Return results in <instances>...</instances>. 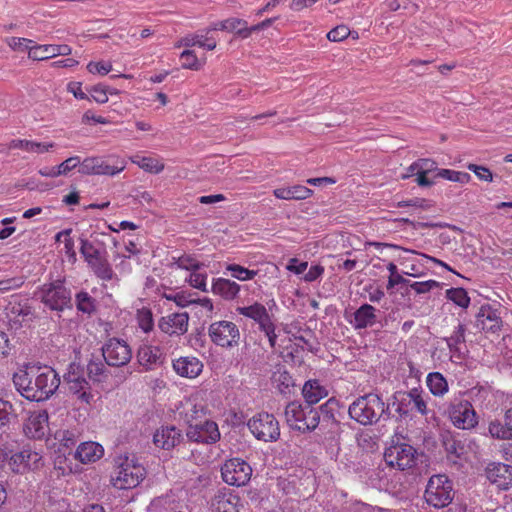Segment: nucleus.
<instances>
[{
    "instance_id": "f257e3e1",
    "label": "nucleus",
    "mask_w": 512,
    "mask_h": 512,
    "mask_svg": "<svg viewBox=\"0 0 512 512\" xmlns=\"http://www.w3.org/2000/svg\"><path fill=\"white\" fill-rule=\"evenodd\" d=\"M12 382L22 397L29 401L42 402L57 391L60 377L49 366L25 364L13 374Z\"/></svg>"
},
{
    "instance_id": "f03ea898",
    "label": "nucleus",
    "mask_w": 512,
    "mask_h": 512,
    "mask_svg": "<svg viewBox=\"0 0 512 512\" xmlns=\"http://www.w3.org/2000/svg\"><path fill=\"white\" fill-rule=\"evenodd\" d=\"M348 413L351 419L364 426L377 423L383 415L390 416L389 405L375 393L358 397L350 404Z\"/></svg>"
},
{
    "instance_id": "7ed1b4c3",
    "label": "nucleus",
    "mask_w": 512,
    "mask_h": 512,
    "mask_svg": "<svg viewBox=\"0 0 512 512\" xmlns=\"http://www.w3.org/2000/svg\"><path fill=\"white\" fill-rule=\"evenodd\" d=\"M288 426L300 433L314 431L320 425V413L310 405L303 406L299 402L288 403L284 411Z\"/></svg>"
},
{
    "instance_id": "20e7f679",
    "label": "nucleus",
    "mask_w": 512,
    "mask_h": 512,
    "mask_svg": "<svg viewBox=\"0 0 512 512\" xmlns=\"http://www.w3.org/2000/svg\"><path fill=\"white\" fill-rule=\"evenodd\" d=\"M79 241L81 244L80 253L93 273L101 280H112L114 277L113 269L106 257L101 253L100 248L97 247V240L89 241L81 236Z\"/></svg>"
},
{
    "instance_id": "39448f33",
    "label": "nucleus",
    "mask_w": 512,
    "mask_h": 512,
    "mask_svg": "<svg viewBox=\"0 0 512 512\" xmlns=\"http://www.w3.org/2000/svg\"><path fill=\"white\" fill-rule=\"evenodd\" d=\"M40 301L46 308L57 313L73 306L71 290L65 286L63 280L44 284L40 288Z\"/></svg>"
},
{
    "instance_id": "423d86ee",
    "label": "nucleus",
    "mask_w": 512,
    "mask_h": 512,
    "mask_svg": "<svg viewBox=\"0 0 512 512\" xmlns=\"http://www.w3.org/2000/svg\"><path fill=\"white\" fill-rule=\"evenodd\" d=\"M454 497L452 482L446 475H433L426 486L424 498L428 505L434 508L448 506Z\"/></svg>"
},
{
    "instance_id": "0eeeda50",
    "label": "nucleus",
    "mask_w": 512,
    "mask_h": 512,
    "mask_svg": "<svg viewBox=\"0 0 512 512\" xmlns=\"http://www.w3.org/2000/svg\"><path fill=\"white\" fill-rule=\"evenodd\" d=\"M144 477L145 468L126 457L118 464L111 481L115 488L124 490L137 487Z\"/></svg>"
},
{
    "instance_id": "6e6552de",
    "label": "nucleus",
    "mask_w": 512,
    "mask_h": 512,
    "mask_svg": "<svg viewBox=\"0 0 512 512\" xmlns=\"http://www.w3.org/2000/svg\"><path fill=\"white\" fill-rule=\"evenodd\" d=\"M446 414L452 424L463 430L474 428L478 418L472 404L462 398H454L448 403Z\"/></svg>"
},
{
    "instance_id": "1a4fd4ad",
    "label": "nucleus",
    "mask_w": 512,
    "mask_h": 512,
    "mask_svg": "<svg viewBox=\"0 0 512 512\" xmlns=\"http://www.w3.org/2000/svg\"><path fill=\"white\" fill-rule=\"evenodd\" d=\"M208 335L213 344L226 349L238 346L241 337L238 326L227 320L211 323L208 327Z\"/></svg>"
},
{
    "instance_id": "9d476101",
    "label": "nucleus",
    "mask_w": 512,
    "mask_h": 512,
    "mask_svg": "<svg viewBox=\"0 0 512 512\" xmlns=\"http://www.w3.org/2000/svg\"><path fill=\"white\" fill-rule=\"evenodd\" d=\"M248 429L258 439L264 442H273L280 436L279 422L273 414L261 412L254 415L247 422Z\"/></svg>"
},
{
    "instance_id": "9b49d317",
    "label": "nucleus",
    "mask_w": 512,
    "mask_h": 512,
    "mask_svg": "<svg viewBox=\"0 0 512 512\" xmlns=\"http://www.w3.org/2000/svg\"><path fill=\"white\" fill-rule=\"evenodd\" d=\"M417 455V450L412 445L397 443L386 448L384 460L389 467L404 471L416 465Z\"/></svg>"
},
{
    "instance_id": "f8f14e48",
    "label": "nucleus",
    "mask_w": 512,
    "mask_h": 512,
    "mask_svg": "<svg viewBox=\"0 0 512 512\" xmlns=\"http://www.w3.org/2000/svg\"><path fill=\"white\" fill-rule=\"evenodd\" d=\"M101 351L105 363L111 367H123L132 358V350L128 343L116 337L108 338Z\"/></svg>"
},
{
    "instance_id": "ddd939ff",
    "label": "nucleus",
    "mask_w": 512,
    "mask_h": 512,
    "mask_svg": "<svg viewBox=\"0 0 512 512\" xmlns=\"http://www.w3.org/2000/svg\"><path fill=\"white\" fill-rule=\"evenodd\" d=\"M6 302L5 313L17 326H21L23 322H32L36 318L30 299L25 295L13 294L7 298Z\"/></svg>"
},
{
    "instance_id": "4468645a",
    "label": "nucleus",
    "mask_w": 512,
    "mask_h": 512,
    "mask_svg": "<svg viewBox=\"0 0 512 512\" xmlns=\"http://www.w3.org/2000/svg\"><path fill=\"white\" fill-rule=\"evenodd\" d=\"M64 384L67 385L69 393L73 394L82 403L90 404L93 400L91 386L82 374L79 365L71 363L68 371L63 376Z\"/></svg>"
},
{
    "instance_id": "2eb2a0df",
    "label": "nucleus",
    "mask_w": 512,
    "mask_h": 512,
    "mask_svg": "<svg viewBox=\"0 0 512 512\" xmlns=\"http://www.w3.org/2000/svg\"><path fill=\"white\" fill-rule=\"evenodd\" d=\"M222 479L231 486L246 485L252 475L250 465L240 458H232L227 460L221 468Z\"/></svg>"
},
{
    "instance_id": "dca6fc26",
    "label": "nucleus",
    "mask_w": 512,
    "mask_h": 512,
    "mask_svg": "<svg viewBox=\"0 0 512 512\" xmlns=\"http://www.w3.org/2000/svg\"><path fill=\"white\" fill-rule=\"evenodd\" d=\"M398 396L400 397L399 410L401 411V417H407L412 411L422 416L428 415L427 399L430 397L421 388L398 391Z\"/></svg>"
},
{
    "instance_id": "f3484780",
    "label": "nucleus",
    "mask_w": 512,
    "mask_h": 512,
    "mask_svg": "<svg viewBox=\"0 0 512 512\" xmlns=\"http://www.w3.org/2000/svg\"><path fill=\"white\" fill-rule=\"evenodd\" d=\"M125 168L123 161H116V163H109L102 157H87L85 158L81 166L79 167V173L83 175H106L114 176Z\"/></svg>"
},
{
    "instance_id": "a211bd4d",
    "label": "nucleus",
    "mask_w": 512,
    "mask_h": 512,
    "mask_svg": "<svg viewBox=\"0 0 512 512\" xmlns=\"http://www.w3.org/2000/svg\"><path fill=\"white\" fill-rule=\"evenodd\" d=\"M186 437L193 442L213 444L220 439V432L214 421L206 419L187 426Z\"/></svg>"
},
{
    "instance_id": "6ab92c4d",
    "label": "nucleus",
    "mask_w": 512,
    "mask_h": 512,
    "mask_svg": "<svg viewBox=\"0 0 512 512\" xmlns=\"http://www.w3.org/2000/svg\"><path fill=\"white\" fill-rule=\"evenodd\" d=\"M189 315L187 312L170 313L158 321L159 329L170 336L183 335L188 330Z\"/></svg>"
},
{
    "instance_id": "aec40b11",
    "label": "nucleus",
    "mask_w": 512,
    "mask_h": 512,
    "mask_svg": "<svg viewBox=\"0 0 512 512\" xmlns=\"http://www.w3.org/2000/svg\"><path fill=\"white\" fill-rule=\"evenodd\" d=\"M487 479L501 490L512 487V466L505 463H490L486 470Z\"/></svg>"
},
{
    "instance_id": "412c9836",
    "label": "nucleus",
    "mask_w": 512,
    "mask_h": 512,
    "mask_svg": "<svg viewBox=\"0 0 512 512\" xmlns=\"http://www.w3.org/2000/svg\"><path fill=\"white\" fill-rule=\"evenodd\" d=\"M42 464V456L31 449H23L14 453L9 460L11 469L16 472H22L25 469H38Z\"/></svg>"
},
{
    "instance_id": "4be33fe9",
    "label": "nucleus",
    "mask_w": 512,
    "mask_h": 512,
    "mask_svg": "<svg viewBox=\"0 0 512 512\" xmlns=\"http://www.w3.org/2000/svg\"><path fill=\"white\" fill-rule=\"evenodd\" d=\"M165 355L160 347L143 344L137 351V361L145 370H154L160 367Z\"/></svg>"
},
{
    "instance_id": "5701e85b",
    "label": "nucleus",
    "mask_w": 512,
    "mask_h": 512,
    "mask_svg": "<svg viewBox=\"0 0 512 512\" xmlns=\"http://www.w3.org/2000/svg\"><path fill=\"white\" fill-rule=\"evenodd\" d=\"M184 436L175 426H162L153 435L154 444L164 450H170L180 444Z\"/></svg>"
},
{
    "instance_id": "b1692460",
    "label": "nucleus",
    "mask_w": 512,
    "mask_h": 512,
    "mask_svg": "<svg viewBox=\"0 0 512 512\" xmlns=\"http://www.w3.org/2000/svg\"><path fill=\"white\" fill-rule=\"evenodd\" d=\"M236 312L253 320L258 324L259 330L273 321V316L270 315L267 308L259 302H254L249 306H239L236 308Z\"/></svg>"
},
{
    "instance_id": "393cba45",
    "label": "nucleus",
    "mask_w": 512,
    "mask_h": 512,
    "mask_svg": "<svg viewBox=\"0 0 512 512\" xmlns=\"http://www.w3.org/2000/svg\"><path fill=\"white\" fill-rule=\"evenodd\" d=\"M173 369L181 377L195 378L202 372L203 364L196 357H180L173 361Z\"/></svg>"
},
{
    "instance_id": "a878e982",
    "label": "nucleus",
    "mask_w": 512,
    "mask_h": 512,
    "mask_svg": "<svg viewBox=\"0 0 512 512\" xmlns=\"http://www.w3.org/2000/svg\"><path fill=\"white\" fill-rule=\"evenodd\" d=\"M502 326V320L495 310L482 307L476 316V327L483 331L496 333Z\"/></svg>"
},
{
    "instance_id": "bb28decb",
    "label": "nucleus",
    "mask_w": 512,
    "mask_h": 512,
    "mask_svg": "<svg viewBox=\"0 0 512 512\" xmlns=\"http://www.w3.org/2000/svg\"><path fill=\"white\" fill-rule=\"evenodd\" d=\"M377 321L376 308L370 304L361 305L354 313L350 324L356 330L373 326Z\"/></svg>"
},
{
    "instance_id": "cd10ccee",
    "label": "nucleus",
    "mask_w": 512,
    "mask_h": 512,
    "mask_svg": "<svg viewBox=\"0 0 512 512\" xmlns=\"http://www.w3.org/2000/svg\"><path fill=\"white\" fill-rule=\"evenodd\" d=\"M338 408V401L335 398L328 399L319 408L321 427L329 428V432L334 433L339 427V421L335 418V412Z\"/></svg>"
},
{
    "instance_id": "c85d7f7f",
    "label": "nucleus",
    "mask_w": 512,
    "mask_h": 512,
    "mask_svg": "<svg viewBox=\"0 0 512 512\" xmlns=\"http://www.w3.org/2000/svg\"><path fill=\"white\" fill-rule=\"evenodd\" d=\"M302 395L307 405H314L328 396V389L317 379L306 381L302 388Z\"/></svg>"
},
{
    "instance_id": "c756f323",
    "label": "nucleus",
    "mask_w": 512,
    "mask_h": 512,
    "mask_svg": "<svg viewBox=\"0 0 512 512\" xmlns=\"http://www.w3.org/2000/svg\"><path fill=\"white\" fill-rule=\"evenodd\" d=\"M104 454L103 447L96 442H84L80 444L75 452V458L82 463L95 462Z\"/></svg>"
},
{
    "instance_id": "7c9ffc66",
    "label": "nucleus",
    "mask_w": 512,
    "mask_h": 512,
    "mask_svg": "<svg viewBox=\"0 0 512 512\" xmlns=\"http://www.w3.org/2000/svg\"><path fill=\"white\" fill-rule=\"evenodd\" d=\"M240 291V285L225 278H217L212 284V292L225 300H233Z\"/></svg>"
},
{
    "instance_id": "2f4dec72",
    "label": "nucleus",
    "mask_w": 512,
    "mask_h": 512,
    "mask_svg": "<svg viewBox=\"0 0 512 512\" xmlns=\"http://www.w3.org/2000/svg\"><path fill=\"white\" fill-rule=\"evenodd\" d=\"M273 193L278 199L304 200L309 198L313 194V191L305 186L295 185L291 187L277 188Z\"/></svg>"
},
{
    "instance_id": "473e14b6",
    "label": "nucleus",
    "mask_w": 512,
    "mask_h": 512,
    "mask_svg": "<svg viewBox=\"0 0 512 512\" xmlns=\"http://www.w3.org/2000/svg\"><path fill=\"white\" fill-rule=\"evenodd\" d=\"M47 420L48 415L46 413H39L38 415L31 417L26 424V429L29 436L35 439H41L44 437Z\"/></svg>"
},
{
    "instance_id": "72a5a7b5",
    "label": "nucleus",
    "mask_w": 512,
    "mask_h": 512,
    "mask_svg": "<svg viewBox=\"0 0 512 512\" xmlns=\"http://www.w3.org/2000/svg\"><path fill=\"white\" fill-rule=\"evenodd\" d=\"M427 386L432 395L441 397L448 392V382L440 372H431L427 375Z\"/></svg>"
},
{
    "instance_id": "f704fd0d",
    "label": "nucleus",
    "mask_w": 512,
    "mask_h": 512,
    "mask_svg": "<svg viewBox=\"0 0 512 512\" xmlns=\"http://www.w3.org/2000/svg\"><path fill=\"white\" fill-rule=\"evenodd\" d=\"M76 308L85 314H92L96 310V300L86 291H80L75 295Z\"/></svg>"
},
{
    "instance_id": "c9c22d12",
    "label": "nucleus",
    "mask_w": 512,
    "mask_h": 512,
    "mask_svg": "<svg viewBox=\"0 0 512 512\" xmlns=\"http://www.w3.org/2000/svg\"><path fill=\"white\" fill-rule=\"evenodd\" d=\"M273 381L281 394L290 393L291 387L294 386V380L287 371H278L273 375Z\"/></svg>"
},
{
    "instance_id": "e433bc0d",
    "label": "nucleus",
    "mask_w": 512,
    "mask_h": 512,
    "mask_svg": "<svg viewBox=\"0 0 512 512\" xmlns=\"http://www.w3.org/2000/svg\"><path fill=\"white\" fill-rule=\"evenodd\" d=\"M54 45H35L29 50V57L33 60H45L55 57Z\"/></svg>"
},
{
    "instance_id": "4c0bfd02",
    "label": "nucleus",
    "mask_w": 512,
    "mask_h": 512,
    "mask_svg": "<svg viewBox=\"0 0 512 512\" xmlns=\"http://www.w3.org/2000/svg\"><path fill=\"white\" fill-rule=\"evenodd\" d=\"M488 430L493 438L512 439V430H510V426L506 425V421L504 424L499 420L492 421L489 424Z\"/></svg>"
},
{
    "instance_id": "58836bf2",
    "label": "nucleus",
    "mask_w": 512,
    "mask_h": 512,
    "mask_svg": "<svg viewBox=\"0 0 512 512\" xmlns=\"http://www.w3.org/2000/svg\"><path fill=\"white\" fill-rule=\"evenodd\" d=\"M446 297L462 308H467L470 304V298L464 288H450L446 291Z\"/></svg>"
},
{
    "instance_id": "ea45409f",
    "label": "nucleus",
    "mask_w": 512,
    "mask_h": 512,
    "mask_svg": "<svg viewBox=\"0 0 512 512\" xmlns=\"http://www.w3.org/2000/svg\"><path fill=\"white\" fill-rule=\"evenodd\" d=\"M465 325L459 323L451 336L445 338L450 351H458V345L465 342Z\"/></svg>"
},
{
    "instance_id": "a19ab883",
    "label": "nucleus",
    "mask_w": 512,
    "mask_h": 512,
    "mask_svg": "<svg viewBox=\"0 0 512 512\" xmlns=\"http://www.w3.org/2000/svg\"><path fill=\"white\" fill-rule=\"evenodd\" d=\"M141 169L146 172L159 174L164 169V164L151 157H142L139 160H133Z\"/></svg>"
},
{
    "instance_id": "79ce46f5",
    "label": "nucleus",
    "mask_w": 512,
    "mask_h": 512,
    "mask_svg": "<svg viewBox=\"0 0 512 512\" xmlns=\"http://www.w3.org/2000/svg\"><path fill=\"white\" fill-rule=\"evenodd\" d=\"M206 409L203 405L194 404L185 412L184 420L187 426L190 424L206 420Z\"/></svg>"
},
{
    "instance_id": "37998d69",
    "label": "nucleus",
    "mask_w": 512,
    "mask_h": 512,
    "mask_svg": "<svg viewBox=\"0 0 512 512\" xmlns=\"http://www.w3.org/2000/svg\"><path fill=\"white\" fill-rule=\"evenodd\" d=\"M227 270L231 272L232 277L240 281L253 279L257 275V271L249 270L238 264H229Z\"/></svg>"
},
{
    "instance_id": "c03bdc74",
    "label": "nucleus",
    "mask_w": 512,
    "mask_h": 512,
    "mask_svg": "<svg viewBox=\"0 0 512 512\" xmlns=\"http://www.w3.org/2000/svg\"><path fill=\"white\" fill-rule=\"evenodd\" d=\"M15 417L13 405L9 401L0 399V429L6 427Z\"/></svg>"
},
{
    "instance_id": "a18cd8bd",
    "label": "nucleus",
    "mask_w": 512,
    "mask_h": 512,
    "mask_svg": "<svg viewBox=\"0 0 512 512\" xmlns=\"http://www.w3.org/2000/svg\"><path fill=\"white\" fill-rule=\"evenodd\" d=\"M106 363H103L99 359H91L87 364V372L91 379L100 381V377L106 372Z\"/></svg>"
},
{
    "instance_id": "49530a36",
    "label": "nucleus",
    "mask_w": 512,
    "mask_h": 512,
    "mask_svg": "<svg viewBox=\"0 0 512 512\" xmlns=\"http://www.w3.org/2000/svg\"><path fill=\"white\" fill-rule=\"evenodd\" d=\"M444 446L446 452L450 455H454L456 458H461L465 453L464 444L453 437L446 439Z\"/></svg>"
},
{
    "instance_id": "de8ad7c7",
    "label": "nucleus",
    "mask_w": 512,
    "mask_h": 512,
    "mask_svg": "<svg viewBox=\"0 0 512 512\" xmlns=\"http://www.w3.org/2000/svg\"><path fill=\"white\" fill-rule=\"evenodd\" d=\"M247 25V21L240 19V18H229L222 21V24L220 25L222 28V31H228V32H235L237 35L240 36V32L242 31Z\"/></svg>"
},
{
    "instance_id": "09e8293b",
    "label": "nucleus",
    "mask_w": 512,
    "mask_h": 512,
    "mask_svg": "<svg viewBox=\"0 0 512 512\" xmlns=\"http://www.w3.org/2000/svg\"><path fill=\"white\" fill-rule=\"evenodd\" d=\"M181 59H183L182 67L184 69H191V70H199L201 68V65L198 61L197 56L195 55L194 51L192 50H184L181 53Z\"/></svg>"
},
{
    "instance_id": "8fccbe9b",
    "label": "nucleus",
    "mask_w": 512,
    "mask_h": 512,
    "mask_svg": "<svg viewBox=\"0 0 512 512\" xmlns=\"http://www.w3.org/2000/svg\"><path fill=\"white\" fill-rule=\"evenodd\" d=\"M139 327L145 332H150L154 327L152 312L148 309H143L138 313Z\"/></svg>"
},
{
    "instance_id": "3c124183",
    "label": "nucleus",
    "mask_w": 512,
    "mask_h": 512,
    "mask_svg": "<svg viewBox=\"0 0 512 512\" xmlns=\"http://www.w3.org/2000/svg\"><path fill=\"white\" fill-rule=\"evenodd\" d=\"M55 439L65 448H71L76 444V435L69 430H58L55 433Z\"/></svg>"
},
{
    "instance_id": "603ef678",
    "label": "nucleus",
    "mask_w": 512,
    "mask_h": 512,
    "mask_svg": "<svg viewBox=\"0 0 512 512\" xmlns=\"http://www.w3.org/2000/svg\"><path fill=\"white\" fill-rule=\"evenodd\" d=\"M350 34V29L346 25H339L328 32L327 38L332 42H340Z\"/></svg>"
},
{
    "instance_id": "864d4df0",
    "label": "nucleus",
    "mask_w": 512,
    "mask_h": 512,
    "mask_svg": "<svg viewBox=\"0 0 512 512\" xmlns=\"http://www.w3.org/2000/svg\"><path fill=\"white\" fill-rule=\"evenodd\" d=\"M411 289H413L417 294H423L429 292L431 289L439 287V282L435 280H428L424 282H409L408 285Z\"/></svg>"
},
{
    "instance_id": "5fc2aeb1",
    "label": "nucleus",
    "mask_w": 512,
    "mask_h": 512,
    "mask_svg": "<svg viewBox=\"0 0 512 512\" xmlns=\"http://www.w3.org/2000/svg\"><path fill=\"white\" fill-rule=\"evenodd\" d=\"M92 98L100 104L106 103L108 101V87L98 84L93 86L89 90Z\"/></svg>"
},
{
    "instance_id": "6e6d98bb",
    "label": "nucleus",
    "mask_w": 512,
    "mask_h": 512,
    "mask_svg": "<svg viewBox=\"0 0 512 512\" xmlns=\"http://www.w3.org/2000/svg\"><path fill=\"white\" fill-rule=\"evenodd\" d=\"M81 163H82V161L80 160V157H78V156H73V157L66 159L65 161H63L61 164H59L57 166L60 176L67 175L71 170H73L77 166L80 167Z\"/></svg>"
},
{
    "instance_id": "4d7b16f0",
    "label": "nucleus",
    "mask_w": 512,
    "mask_h": 512,
    "mask_svg": "<svg viewBox=\"0 0 512 512\" xmlns=\"http://www.w3.org/2000/svg\"><path fill=\"white\" fill-rule=\"evenodd\" d=\"M468 169L475 173V175L478 177V179L486 182H492L493 181V174L492 172L485 166H480L476 164H469Z\"/></svg>"
},
{
    "instance_id": "13d9d810",
    "label": "nucleus",
    "mask_w": 512,
    "mask_h": 512,
    "mask_svg": "<svg viewBox=\"0 0 512 512\" xmlns=\"http://www.w3.org/2000/svg\"><path fill=\"white\" fill-rule=\"evenodd\" d=\"M164 297L167 300L174 301L180 307H186L189 304L197 302L195 299L190 298V295H186L183 292H179L176 294H164Z\"/></svg>"
},
{
    "instance_id": "bf43d9fd",
    "label": "nucleus",
    "mask_w": 512,
    "mask_h": 512,
    "mask_svg": "<svg viewBox=\"0 0 512 512\" xmlns=\"http://www.w3.org/2000/svg\"><path fill=\"white\" fill-rule=\"evenodd\" d=\"M206 279V274L198 273L196 272V270H194V272L190 274L188 281L192 287L199 289L201 291H207Z\"/></svg>"
},
{
    "instance_id": "052dcab7",
    "label": "nucleus",
    "mask_w": 512,
    "mask_h": 512,
    "mask_svg": "<svg viewBox=\"0 0 512 512\" xmlns=\"http://www.w3.org/2000/svg\"><path fill=\"white\" fill-rule=\"evenodd\" d=\"M87 70L92 74L106 75L112 70V65L105 62H90L87 65Z\"/></svg>"
},
{
    "instance_id": "680f3d73",
    "label": "nucleus",
    "mask_w": 512,
    "mask_h": 512,
    "mask_svg": "<svg viewBox=\"0 0 512 512\" xmlns=\"http://www.w3.org/2000/svg\"><path fill=\"white\" fill-rule=\"evenodd\" d=\"M24 284V281L21 278H10L6 280L0 281V294L6 293L8 291L18 289Z\"/></svg>"
},
{
    "instance_id": "e2e57ef3",
    "label": "nucleus",
    "mask_w": 512,
    "mask_h": 512,
    "mask_svg": "<svg viewBox=\"0 0 512 512\" xmlns=\"http://www.w3.org/2000/svg\"><path fill=\"white\" fill-rule=\"evenodd\" d=\"M176 265L186 270H198L200 267L199 262L190 256L179 257L176 261Z\"/></svg>"
},
{
    "instance_id": "0e129e2a",
    "label": "nucleus",
    "mask_w": 512,
    "mask_h": 512,
    "mask_svg": "<svg viewBox=\"0 0 512 512\" xmlns=\"http://www.w3.org/2000/svg\"><path fill=\"white\" fill-rule=\"evenodd\" d=\"M415 166L418 167V172L422 174H429L437 170V164L431 159H419L415 162Z\"/></svg>"
},
{
    "instance_id": "69168bd1",
    "label": "nucleus",
    "mask_w": 512,
    "mask_h": 512,
    "mask_svg": "<svg viewBox=\"0 0 512 512\" xmlns=\"http://www.w3.org/2000/svg\"><path fill=\"white\" fill-rule=\"evenodd\" d=\"M196 45L203 47L207 50H214L216 48V40L208 36V32L206 34H196Z\"/></svg>"
},
{
    "instance_id": "338daca9",
    "label": "nucleus",
    "mask_w": 512,
    "mask_h": 512,
    "mask_svg": "<svg viewBox=\"0 0 512 512\" xmlns=\"http://www.w3.org/2000/svg\"><path fill=\"white\" fill-rule=\"evenodd\" d=\"M31 43L30 40L26 39V38H11L10 41H9V46L13 49V50H17V51H26V50H30V48H32L29 44Z\"/></svg>"
},
{
    "instance_id": "774afa93",
    "label": "nucleus",
    "mask_w": 512,
    "mask_h": 512,
    "mask_svg": "<svg viewBox=\"0 0 512 512\" xmlns=\"http://www.w3.org/2000/svg\"><path fill=\"white\" fill-rule=\"evenodd\" d=\"M275 330H276V326L273 321L270 324H267L265 327L260 329V331L263 332L265 334V336L268 338L269 345L271 348H275V346H276L277 334H276Z\"/></svg>"
}]
</instances>
